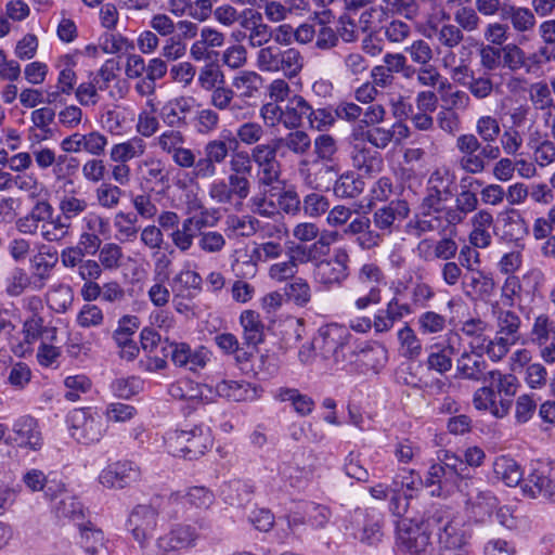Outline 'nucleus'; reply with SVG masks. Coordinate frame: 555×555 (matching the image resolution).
Returning a JSON list of instances; mask_svg holds the SVG:
<instances>
[{"instance_id": "obj_35", "label": "nucleus", "mask_w": 555, "mask_h": 555, "mask_svg": "<svg viewBox=\"0 0 555 555\" xmlns=\"http://www.w3.org/2000/svg\"><path fill=\"white\" fill-rule=\"evenodd\" d=\"M13 431L17 435L21 444L27 446L33 450L41 448V433L35 418L30 416L21 417L14 424Z\"/></svg>"}, {"instance_id": "obj_40", "label": "nucleus", "mask_w": 555, "mask_h": 555, "mask_svg": "<svg viewBox=\"0 0 555 555\" xmlns=\"http://www.w3.org/2000/svg\"><path fill=\"white\" fill-rule=\"evenodd\" d=\"M241 325L244 330V341L247 346H256L263 339V324L259 314L254 310L242 312Z\"/></svg>"}, {"instance_id": "obj_36", "label": "nucleus", "mask_w": 555, "mask_h": 555, "mask_svg": "<svg viewBox=\"0 0 555 555\" xmlns=\"http://www.w3.org/2000/svg\"><path fill=\"white\" fill-rule=\"evenodd\" d=\"M291 130L286 135L273 139L278 149H285L298 156L306 155L311 149L310 135L299 128Z\"/></svg>"}, {"instance_id": "obj_53", "label": "nucleus", "mask_w": 555, "mask_h": 555, "mask_svg": "<svg viewBox=\"0 0 555 555\" xmlns=\"http://www.w3.org/2000/svg\"><path fill=\"white\" fill-rule=\"evenodd\" d=\"M28 287L34 288V282L23 268L15 267L5 278V293L11 297L21 296Z\"/></svg>"}, {"instance_id": "obj_5", "label": "nucleus", "mask_w": 555, "mask_h": 555, "mask_svg": "<svg viewBox=\"0 0 555 555\" xmlns=\"http://www.w3.org/2000/svg\"><path fill=\"white\" fill-rule=\"evenodd\" d=\"M166 444L173 456L195 460L212 446L209 430L199 426L191 429H178L168 434Z\"/></svg>"}, {"instance_id": "obj_16", "label": "nucleus", "mask_w": 555, "mask_h": 555, "mask_svg": "<svg viewBox=\"0 0 555 555\" xmlns=\"http://www.w3.org/2000/svg\"><path fill=\"white\" fill-rule=\"evenodd\" d=\"M524 492L531 498L544 495L555 500V465H540L529 475L524 486Z\"/></svg>"}, {"instance_id": "obj_54", "label": "nucleus", "mask_w": 555, "mask_h": 555, "mask_svg": "<svg viewBox=\"0 0 555 555\" xmlns=\"http://www.w3.org/2000/svg\"><path fill=\"white\" fill-rule=\"evenodd\" d=\"M356 361L365 370L378 372L387 361V351L383 347L367 346L356 353Z\"/></svg>"}, {"instance_id": "obj_4", "label": "nucleus", "mask_w": 555, "mask_h": 555, "mask_svg": "<svg viewBox=\"0 0 555 555\" xmlns=\"http://www.w3.org/2000/svg\"><path fill=\"white\" fill-rule=\"evenodd\" d=\"M455 176L447 167L431 171L426 182V193L421 203L424 216L443 214L448 202L454 196Z\"/></svg>"}, {"instance_id": "obj_24", "label": "nucleus", "mask_w": 555, "mask_h": 555, "mask_svg": "<svg viewBox=\"0 0 555 555\" xmlns=\"http://www.w3.org/2000/svg\"><path fill=\"white\" fill-rule=\"evenodd\" d=\"M409 214L410 208L405 201H392L374 212L373 221L376 228L390 233L395 223L403 221Z\"/></svg>"}, {"instance_id": "obj_38", "label": "nucleus", "mask_w": 555, "mask_h": 555, "mask_svg": "<svg viewBox=\"0 0 555 555\" xmlns=\"http://www.w3.org/2000/svg\"><path fill=\"white\" fill-rule=\"evenodd\" d=\"M493 472L498 479L506 486H517L522 478V470L517 462L509 456H499L493 463Z\"/></svg>"}, {"instance_id": "obj_34", "label": "nucleus", "mask_w": 555, "mask_h": 555, "mask_svg": "<svg viewBox=\"0 0 555 555\" xmlns=\"http://www.w3.org/2000/svg\"><path fill=\"white\" fill-rule=\"evenodd\" d=\"M503 18L508 20L513 29L518 34L532 31L537 24L535 15L532 10L526 7H504Z\"/></svg>"}, {"instance_id": "obj_42", "label": "nucleus", "mask_w": 555, "mask_h": 555, "mask_svg": "<svg viewBox=\"0 0 555 555\" xmlns=\"http://www.w3.org/2000/svg\"><path fill=\"white\" fill-rule=\"evenodd\" d=\"M502 238L507 242L518 241L526 230V221L515 209L501 214Z\"/></svg>"}, {"instance_id": "obj_43", "label": "nucleus", "mask_w": 555, "mask_h": 555, "mask_svg": "<svg viewBox=\"0 0 555 555\" xmlns=\"http://www.w3.org/2000/svg\"><path fill=\"white\" fill-rule=\"evenodd\" d=\"M216 391L220 397L230 401L241 402L254 397L250 384L236 380H222L217 384Z\"/></svg>"}, {"instance_id": "obj_50", "label": "nucleus", "mask_w": 555, "mask_h": 555, "mask_svg": "<svg viewBox=\"0 0 555 555\" xmlns=\"http://www.w3.org/2000/svg\"><path fill=\"white\" fill-rule=\"evenodd\" d=\"M266 134L262 125L256 121H245L236 129V137L230 139L229 143H234L235 147L238 143L246 146L257 145Z\"/></svg>"}, {"instance_id": "obj_1", "label": "nucleus", "mask_w": 555, "mask_h": 555, "mask_svg": "<svg viewBox=\"0 0 555 555\" xmlns=\"http://www.w3.org/2000/svg\"><path fill=\"white\" fill-rule=\"evenodd\" d=\"M426 529L435 532L439 555H467L470 532L462 518L448 508H438L426 519Z\"/></svg>"}, {"instance_id": "obj_15", "label": "nucleus", "mask_w": 555, "mask_h": 555, "mask_svg": "<svg viewBox=\"0 0 555 555\" xmlns=\"http://www.w3.org/2000/svg\"><path fill=\"white\" fill-rule=\"evenodd\" d=\"M411 134L410 128L402 121L393 122L389 128L374 126L364 133L365 140L374 147L385 150L390 143L399 145Z\"/></svg>"}, {"instance_id": "obj_64", "label": "nucleus", "mask_w": 555, "mask_h": 555, "mask_svg": "<svg viewBox=\"0 0 555 555\" xmlns=\"http://www.w3.org/2000/svg\"><path fill=\"white\" fill-rule=\"evenodd\" d=\"M197 81L204 91H214L224 85V74L218 65L206 64L198 73Z\"/></svg>"}, {"instance_id": "obj_28", "label": "nucleus", "mask_w": 555, "mask_h": 555, "mask_svg": "<svg viewBox=\"0 0 555 555\" xmlns=\"http://www.w3.org/2000/svg\"><path fill=\"white\" fill-rule=\"evenodd\" d=\"M491 310L496 321V334L518 341L521 326L520 317L513 310L501 307L499 301L491 305Z\"/></svg>"}, {"instance_id": "obj_17", "label": "nucleus", "mask_w": 555, "mask_h": 555, "mask_svg": "<svg viewBox=\"0 0 555 555\" xmlns=\"http://www.w3.org/2000/svg\"><path fill=\"white\" fill-rule=\"evenodd\" d=\"M54 212V207L48 199H38L28 214L16 220L15 227L22 234L37 235L38 229L44 225V222L51 219Z\"/></svg>"}, {"instance_id": "obj_13", "label": "nucleus", "mask_w": 555, "mask_h": 555, "mask_svg": "<svg viewBox=\"0 0 555 555\" xmlns=\"http://www.w3.org/2000/svg\"><path fill=\"white\" fill-rule=\"evenodd\" d=\"M423 522L412 519H401L397 525V544L410 554H421L429 545V534L423 528Z\"/></svg>"}, {"instance_id": "obj_18", "label": "nucleus", "mask_w": 555, "mask_h": 555, "mask_svg": "<svg viewBox=\"0 0 555 555\" xmlns=\"http://www.w3.org/2000/svg\"><path fill=\"white\" fill-rule=\"evenodd\" d=\"M261 86L262 77L254 70L240 72L232 79V89H234L235 92H238L237 100L238 102H243L247 118L249 117L250 109L253 108L250 100L256 98Z\"/></svg>"}, {"instance_id": "obj_45", "label": "nucleus", "mask_w": 555, "mask_h": 555, "mask_svg": "<svg viewBox=\"0 0 555 555\" xmlns=\"http://www.w3.org/2000/svg\"><path fill=\"white\" fill-rule=\"evenodd\" d=\"M553 334H555V322L547 313H540L533 318L529 332L533 345H545L551 340Z\"/></svg>"}, {"instance_id": "obj_57", "label": "nucleus", "mask_w": 555, "mask_h": 555, "mask_svg": "<svg viewBox=\"0 0 555 555\" xmlns=\"http://www.w3.org/2000/svg\"><path fill=\"white\" fill-rule=\"evenodd\" d=\"M369 61L359 52H351L343 60L344 73L354 81H360L369 72Z\"/></svg>"}, {"instance_id": "obj_22", "label": "nucleus", "mask_w": 555, "mask_h": 555, "mask_svg": "<svg viewBox=\"0 0 555 555\" xmlns=\"http://www.w3.org/2000/svg\"><path fill=\"white\" fill-rule=\"evenodd\" d=\"M478 204L477 194L462 185L455 197V205L447 207L443 219L449 225L461 224L468 214L477 210Z\"/></svg>"}, {"instance_id": "obj_19", "label": "nucleus", "mask_w": 555, "mask_h": 555, "mask_svg": "<svg viewBox=\"0 0 555 555\" xmlns=\"http://www.w3.org/2000/svg\"><path fill=\"white\" fill-rule=\"evenodd\" d=\"M194 100L189 96H177L167 101L160 108L159 117L169 128H181L188 125V115L193 109Z\"/></svg>"}, {"instance_id": "obj_21", "label": "nucleus", "mask_w": 555, "mask_h": 555, "mask_svg": "<svg viewBox=\"0 0 555 555\" xmlns=\"http://www.w3.org/2000/svg\"><path fill=\"white\" fill-rule=\"evenodd\" d=\"M494 223L492 212L487 209L477 210L470 218L472 230L468 234V242L475 248L486 249L492 243L490 229Z\"/></svg>"}, {"instance_id": "obj_7", "label": "nucleus", "mask_w": 555, "mask_h": 555, "mask_svg": "<svg viewBox=\"0 0 555 555\" xmlns=\"http://www.w3.org/2000/svg\"><path fill=\"white\" fill-rule=\"evenodd\" d=\"M350 275V255L345 247L334 249L332 257L317 262L313 278L317 284L330 291L340 287Z\"/></svg>"}, {"instance_id": "obj_59", "label": "nucleus", "mask_w": 555, "mask_h": 555, "mask_svg": "<svg viewBox=\"0 0 555 555\" xmlns=\"http://www.w3.org/2000/svg\"><path fill=\"white\" fill-rule=\"evenodd\" d=\"M169 237L180 253H186L193 247L196 233L191 228V221L184 219L181 225L171 231Z\"/></svg>"}, {"instance_id": "obj_61", "label": "nucleus", "mask_w": 555, "mask_h": 555, "mask_svg": "<svg viewBox=\"0 0 555 555\" xmlns=\"http://www.w3.org/2000/svg\"><path fill=\"white\" fill-rule=\"evenodd\" d=\"M469 504L470 513L477 520L482 521L496 508V498L489 491H482L472 499Z\"/></svg>"}, {"instance_id": "obj_51", "label": "nucleus", "mask_w": 555, "mask_h": 555, "mask_svg": "<svg viewBox=\"0 0 555 555\" xmlns=\"http://www.w3.org/2000/svg\"><path fill=\"white\" fill-rule=\"evenodd\" d=\"M430 29L439 44L448 49L457 47L464 40V34L461 31V28L452 23L433 25Z\"/></svg>"}, {"instance_id": "obj_39", "label": "nucleus", "mask_w": 555, "mask_h": 555, "mask_svg": "<svg viewBox=\"0 0 555 555\" xmlns=\"http://www.w3.org/2000/svg\"><path fill=\"white\" fill-rule=\"evenodd\" d=\"M416 324L422 335L437 337L446 331L448 319L446 314L434 310H426L417 317Z\"/></svg>"}, {"instance_id": "obj_47", "label": "nucleus", "mask_w": 555, "mask_h": 555, "mask_svg": "<svg viewBox=\"0 0 555 555\" xmlns=\"http://www.w3.org/2000/svg\"><path fill=\"white\" fill-rule=\"evenodd\" d=\"M324 255L325 251H318V247L314 244L291 243L287 246V258L297 270L299 264L314 262Z\"/></svg>"}, {"instance_id": "obj_27", "label": "nucleus", "mask_w": 555, "mask_h": 555, "mask_svg": "<svg viewBox=\"0 0 555 555\" xmlns=\"http://www.w3.org/2000/svg\"><path fill=\"white\" fill-rule=\"evenodd\" d=\"M351 160L353 167L366 176L380 172L384 166V159L378 152L359 144L353 146Z\"/></svg>"}, {"instance_id": "obj_31", "label": "nucleus", "mask_w": 555, "mask_h": 555, "mask_svg": "<svg viewBox=\"0 0 555 555\" xmlns=\"http://www.w3.org/2000/svg\"><path fill=\"white\" fill-rule=\"evenodd\" d=\"M147 149L143 138L134 135L124 142L116 143L111 147L109 159L112 162L128 163L135 158H141Z\"/></svg>"}, {"instance_id": "obj_20", "label": "nucleus", "mask_w": 555, "mask_h": 555, "mask_svg": "<svg viewBox=\"0 0 555 555\" xmlns=\"http://www.w3.org/2000/svg\"><path fill=\"white\" fill-rule=\"evenodd\" d=\"M209 103L214 108L229 113L236 120L247 119L243 102H238L237 93L225 85L211 91Z\"/></svg>"}, {"instance_id": "obj_3", "label": "nucleus", "mask_w": 555, "mask_h": 555, "mask_svg": "<svg viewBox=\"0 0 555 555\" xmlns=\"http://www.w3.org/2000/svg\"><path fill=\"white\" fill-rule=\"evenodd\" d=\"M351 335L347 327L331 323L321 326L311 341L315 354L332 365H346L352 356L349 345Z\"/></svg>"}, {"instance_id": "obj_14", "label": "nucleus", "mask_w": 555, "mask_h": 555, "mask_svg": "<svg viewBox=\"0 0 555 555\" xmlns=\"http://www.w3.org/2000/svg\"><path fill=\"white\" fill-rule=\"evenodd\" d=\"M165 356L170 357L172 363L179 367H185L190 371L204 369L209 360L208 351L204 347L193 350L185 343H168L164 347Z\"/></svg>"}, {"instance_id": "obj_44", "label": "nucleus", "mask_w": 555, "mask_h": 555, "mask_svg": "<svg viewBox=\"0 0 555 555\" xmlns=\"http://www.w3.org/2000/svg\"><path fill=\"white\" fill-rule=\"evenodd\" d=\"M137 216L133 212L118 211L113 219L116 237L120 242H133L138 234Z\"/></svg>"}, {"instance_id": "obj_63", "label": "nucleus", "mask_w": 555, "mask_h": 555, "mask_svg": "<svg viewBox=\"0 0 555 555\" xmlns=\"http://www.w3.org/2000/svg\"><path fill=\"white\" fill-rule=\"evenodd\" d=\"M227 229L238 236H251L259 227V220L251 216L231 215L225 221Z\"/></svg>"}, {"instance_id": "obj_25", "label": "nucleus", "mask_w": 555, "mask_h": 555, "mask_svg": "<svg viewBox=\"0 0 555 555\" xmlns=\"http://www.w3.org/2000/svg\"><path fill=\"white\" fill-rule=\"evenodd\" d=\"M483 352L464 351L456 360V372L461 378L480 382L485 379L487 363Z\"/></svg>"}, {"instance_id": "obj_60", "label": "nucleus", "mask_w": 555, "mask_h": 555, "mask_svg": "<svg viewBox=\"0 0 555 555\" xmlns=\"http://www.w3.org/2000/svg\"><path fill=\"white\" fill-rule=\"evenodd\" d=\"M185 142V134L178 128L165 130L155 138V145L167 155H172Z\"/></svg>"}, {"instance_id": "obj_8", "label": "nucleus", "mask_w": 555, "mask_h": 555, "mask_svg": "<svg viewBox=\"0 0 555 555\" xmlns=\"http://www.w3.org/2000/svg\"><path fill=\"white\" fill-rule=\"evenodd\" d=\"M159 512L151 504H138L130 512L127 519V529L132 539L144 550L157 528Z\"/></svg>"}, {"instance_id": "obj_6", "label": "nucleus", "mask_w": 555, "mask_h": 555, "mask_svg": "<svg viewBox=\"0 0 555 555\" xmlns=\"http://www.w3.org/2000/svg\"><path fill=\"white\" fill-rule=\"evenodd\" d=\"M384 281L385 274L379 266L373 262L362 264L352 288V307L365 310L372 305H378L382 300L380 285Z\"/></svg>"}, {"instance_id": "obj_55", "label": "nucleus", "mask_w": 555, "mask_h": 555, "mask_svg": "<svg viewBox=\"0 0 555 555\" xmlns=\"http://www.w3.org/2000/svg\"><path fill=\"white\" fill-rule=\"evenodd\" d=\"M124 250L117 243H105L99 249L98 261L104 270H117L124 262Z\"/></svg>"}, {"instance_id": "obj_41", "label": "nucleus", "mask_w": 555, "mask_h": 555, "mask_svg": "<svg viewBox=\"0 0 555 555\" xmlns=\"http://www.w3.org/2000/svg\"><path fill=\"white\" fill-rule=\"evenodd\" d=\"M42 241L48 243H59L70 235L69 222L63 221L61 216L53 214L51 219L44 222V225L38 229V234Z\"/></svg>"}, {"instance_id": "obj_10", "label": "nucleus", "mask_w": 555, "mask_h": 555, "mask_svg": "<svg viewBox=\"0 0 555 555\" xmlns=\"http://www.w3.org/2000/svg\"><path fill=\"white\" fill-rule=\"evenodd\" d=\"M198 539L199 532L196 527L189 524H177L168 534L156 540L155 547L157 554L167 555L173 551L195 547Z\"/></svg>"}, {"instance_id": "obj_52", "label": "nucleus", "mask_w": 555, "mask_h": 555, "mask_svg": "<svg viewBox=\"0 0 555 555\" xmlns=\"http://www.w3.org/2000/svg\"><path fill=\"white\" fill-rule=\"evenodd\" d=\"M285 296L297 307H306L312 299V289L304 278H295L285 287Z\"/></svg>"}, {"instance_id": "obj_29", "label": "nucleus", "mask_w": 555, "mask_h": 555, "mask_svg": "<svg viewBox=\"0 0 555 555\" xmlns=\"http://www.w3.org/2000/svg\"><path fill=\"white\" fill-rule=\"evenodd\" d=\"M88 207L89 203L87 197L79 191L72 190L60 197L57 205L60 211L59 216H61L63 221L69 222L72 225V221L83 215Z\"/></svg>"}, {"instance_id": "obj_26", "label": "nucleus", "mask_w": 555, "mask_h": 555, "mask_svg": "<svg viewBox=\"0 0 555 555\" xmlns=\"http://www.w3.org/2000/svg\"><path fill=\"white\" fill-rule=\"evenodd\" d=\"M452 332L449 333L446 344H435L430 346V352L426 360L428 370L444 374L452 369V354L456 352L452 344Z\"/></svg>"}, {"instance_id": "obj_48", "label": "nucleus", "mask_w": 555, "mask_h": 555, "mask_svg": "<svg viewBox=\"0 0 555 555\" xmlns=\"http://www.w3.org/2000/svg\"><path fill=\"white\" fill-rule=\"evenodd\" d=\"M48 257L52 259V261L42 254H37L30 259V263L34 269L33 276L35 289L39 291L44 287L46 281L49 280L57 260L54 254H48Z\"/></svg>"}, {"instance_id": "obj_62", "label": "nucleus", "mask_w": 555, "mask_h": 555, "mask_svg": "<svg viewBox=\"0 0 555 555\" xmlns=\"http://www.w3.org/2000/svg\"><path fill=\"white\" fill-rule=\"evenodd\" d=\"M139 169L142 171L146 182L164 184L168 181L165 163L159 158L150 157L142 160L139 164Z\"/></svg>"}, {"instance_id": "obj_23", "label": "nucleus", "mask_w": 555, "mask_h": 555, "mask_svg": "<svg viewBox=\"0 0 555 555\" xmlns=\"http://www.w3.org/2000/svg\"><path fill=\"white\" fill-rule=\"evenodd\" d=\"M473 404L476 410L489 412L496 418L505 417L512 406L511 400H496V392L492 387H480L473 396Z\"/></svg>"}, {"instance_id": "obj_11", "label": "nucleus", "mask_w": 555, "mask_h": 555, "mask_svg": "<svg viewBox=\"0 0 555 555\" xmlns=\"http://www.w3.org/2000/svg\"><path fill=\"white\" fill-rule=\"evenodd\" d=\"M72 436L80 443L99 442L104 436V424L100 418L92 417L86 410H74L69 415Z\"/></svg>"}, {"instance_id": "obj_9", "label": "nucleus", "mask_w": 555, "mask_h": 555, "mask_svg": "<svg viewBox=\"0 0 555 555\" xmlns=\"http://www.w3.org/2000/svg\"><path fill=\"white\" fill-rule=\"evenodd\" d=\"M44 493L50 500L60 498L53 507L57 518L68 519L76 522L77 526H81L85 519V508L75 495L67 492L62 482H51Z\"/></svg>"}, {"instance_id": "obj_58", "label": "nucleus", "mask_w": 555, "mask_h": 555, "mask_svg": "<svg viewBox=\"0 0 555 555\" xmlns=\"http://www.w3.org/2000/svg\"><path fill=\"white\" fill-rule=\"evenodd\" d=\"M363 189L364 182L350 173L341 175L334 184V193L341 198L357 197Z\"/></svg>"}, {"instance_id": "obj_37", "label": "nucleus", "mask_w": 555, "mask_h": 555, "mask_svg": "<svg viewBox=\"0 0 555 555\" xmlns=\"http://www.w3.org/2000/svg\"><path fill=\"white\" fill-rule=\"evenodd\" d=\"M488 323L481 319H469L463 322L461 332L469 338V348L475 352H483L485 345L489 337L487 336Z\"/></svg>"}, {"instance_id": "obj_2", "label": "nucleus", "mask_w": 555, "mask_h": 555, "mask_svg": "<svg viewBox=\"0 0 555 555\" xmlns=\"http://www.w3.org/2000/svg\"><path fill=\"white\" fill-rule=\"evenodd\" d=\"M494 142H482L474 133H464L456 138L455 147L460 153L457 167L468 175L482 173L490 162L501 156V146Z\"/></svg>"}, {"instance_id": "obj_33", "label": "nucleus", "mask_w": 555, "mask_h": 555, "mask_svg": "<svg viewBox=\"0 0 555 555\" xmlns=\"http://www.w3.org/2000/svg\"><path fill=\"white\" fill-rule=\"evenodd\" d=\"M401 356L408 360L415 361L423 354V341L416 331L409 324H404L397 334Z\"/></svg>"}, {"instance_id": "obj_49", "label": "nucleus", "mask_w": 555, "mask_h": 555, "mask_svg": "<svg viewBox=\"0 0 555 555\" xmlns=\"http://www.w3.org/2000/svg\"><path fill=\"white\" fill-rule=\"evenodd\" d=\"M46 299L52 310L57 313H64L74 301V292L70 286L59 284L49 289Z\"/></svg>"}, {"instance_id": "obj_12", "label": "nucleus", "mask_w": 555, "mask_h": 555, "mask_svg": "<svg viewBox=\"0 0 555 555\" xmlns=\"http://www.w3.org/2000/svg\"><path fill=\"white\" fill-rule=\"evenodd\" d=\"M141 479L140 467L130 461H119L107 465L99 475V481L106 488L124 489Z\"/></svg>"}, {"instance_id": "obj_32", "label": "nucleus", "mask_w": 555, "mask_h": 555, "mask_svg": "<svg viewBox=\"0 0 555 555\" xmlns=\"http://www.w3.org/2000/svg\"><path fill=\"white\" fill-rule=\"evenodd\" d=\"M278 62V73L282 74L284 78L293 79L302 72L306 59L304 53L297 48H280Z\"/></svg>"}, {"instance_id": "obj_56", "label": "nucleus", "mask_w": 555, "mask_h": 555, "mask_svg": "<svg viewBox=\"0 0 555 555\" xmlns=\"http://www.w3.org/2000/svg\"><path fill=\"white\" fill-rule=\"evenodd\" d=\"M86 551L95 555L100 548L105 547V537L101 529L96 528L92 522L81 524L78 526Z\"/></svg>"}, {"instance_id": "obj_46", "label": "nucleus", "mask_w": 555, "mask_h": 555, "mask_svg": "<svg viewBox=\"0 0 555 555\" xmlns=\"http://www.w3.org/2000/svg\"><path fill=\"white\" fill-rule=\"evenodd\" d=\"M522 284L517 275L506 276L501 286V302L503 307L513 308L518 306V309L525 313V308L521 305Z\"/></svg>"}, {"instance_id": "obj_30", "label": "nucleus", "mask_w": 555, "mask_h": 555, "mask_svg": "<svg viewBox=\"0 0 555 555\" xmlns=\"http://www.w3.org/2000/svg\"><path fill=\"white\" fill-rule=\"evenodd\" d=\"M283 107V126L286 129H298L304 118L310 113L309 102L300 94H294Z\"/></svg>"}]
</instances>
